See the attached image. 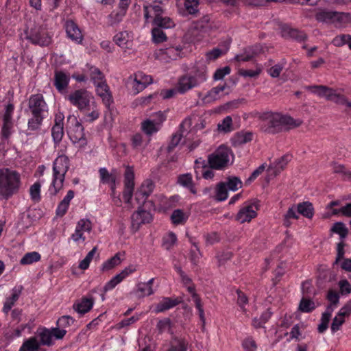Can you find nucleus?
<instances>
[{
	"label": "nucleus",
	"mask_w": 351,
	"mask_h": 351,
	"mask_svg": "<svg viewBox=\"0 0 351 351\" xmlns=\"http://www.w3.org/2000/svg\"><path fill=\"white\" fill-rule=\"evenodd\" d=\"M253 134L250 132H241L235 134L234 137V142L237 145H243L250 142L252 140Z\"/></svg>",
	"instance_id": "34"
},
{
	"label": "nucleus",
	"mask_w": 351,
	"mask_h": 351,
	"mask_svg": "<svg viewBox=\"0 0 351 351\" xmlns=\"http://www.w3.org/2000/svg\"><path fill=\"white\" fill-rule=\"evenodd\" d=\"M171 219L173 224H182L186 221L187 217L181 209H176L171 214Z\"/></svg>",
	"instance_id": "45"
},
{
	"label": "nucleus",
	"mask_w": 351,
	"mask_h": 351,
	"mask_svg": "<svg viewBox=\"0 0 351 351\" xmlns=\"http://www.w3.org/2000/svg\"><path fill=\"white\" fill-rule=\"evenodd\" d=\"M67 36L77 43H81L83 36L77 25L73 21H67L64 25Z\"/></svg>",
	"instance_id": "17"
},
{
	"label": "nucleus",
	"mask_w": 351,
	"mask_h": 351,
	"mask_svg": "<svg viewBox=\"0 0 351 351\" xmlns=\"http://www.w3.org/2000/svg\"><path fill=\"white\" fill-rule=\"evenodd\" d=\"M21 176L15 170L7 167L0 169V197L8 199L16 194L21 187Z\"/></svg>",
	"instance_id": "3"
},
{
	"label": "nucleus",
	"mask_w": 351,
	"mask_h": 351,
	"mask_svg": "<svg viewBox=\"0 0 351 351\" xmlns=\"http://www.w3.org/2000/svg\"><path fill=\"white\" fill-rule=\"evenodd\" d=\"M40 254L37 252H32L26 253L21 259V265H29L40 260Z\"/></svg>",
	"instance_id": "36"
},
{
	"label": "nucleus",
	"mask_w": 351,
	"mask_h": 351,
	"mask_svg": "<svg viewBox=\"0 0 351 351\" xmlns=\"http://www.w3.org/2000/svg\"><path fill=\"white\" fill-rule=\"evenodd\" d=\"M298 218L299 213H298L297 207L293 205L284 215L283 225L286 227H289L292 224L291 219H298Z\"/></svg>",
	"instance_id": "32"
},
{
	"label": "nucleus",
	"mask_w": 351,
	"mask_h": 351,
	"mask_svg": "<svg viewBox=\"0 0 351 351\" xmlns=\"http://www.w3.org/2000/svg\"><path fill=\"white\" fill-rule=\"evenodd\" d=\"M134 189V173L132 167H127L124 173V191L123 198L126 203H130Z\"/></svg>",
	"instance_id": "11"
},
{
	"label": "nucleus",
	"mask_w": 351,
	"mask_h": 351,
	"mask_svg": "<svg viewBox=\"0 0 351 351\" xmlns=\"http://www.w3.org/2000/svg\"><path fill=\"white\" fill-rule=\"evenodd\" d=\"M64 115L58 112L55 114L54 125L51 128V136L55 145H58L64 136Z\"/></svg>",
	"instance_id": "14"
},
{
	"label": "nucleus",
	"mask_w": 351,
	"mask_h": 351,
	"mask_svg": "<svg viewBox=\"0 0 351 351\" xmlns=\"http://www.w3.org/2000/svg\"><path fill=\"white\" fill-rule=\"evenodd\" d=\"M193 245L194 248H192L190 250L189 259L193 265H197L202 256V254L197 244L195 243H193Z\"/></svg>",
	"instance_id": "53"
},
{
	"label": "nucleus",
	"mask_w": 351,
	"mask_h": 351,
	"mask_svg": "<svg viewBox=\"0 0 351 351\" xmlns=\"http://www.w3.org/2000/svg\"><path fill=\"white\" fill-rule=\"evenodd\" d=\"M182 50L180 45L176 47L171 46L164 49H161L160 51L163 54L167 55L169 58L176 60L179 56L180 53Z\"/></svg>",
	"instance_id": "42"
},
{
	"label": "nucleus",
	"mask_w": 351,
	"mask_h": 351,
	"mask_svg": "<svg viewBox=\"0 0 351 351\" xmlns=\"http://www.w3.org/2000/svg\"><path fill=\"white\" fill-rule=\"evenodd\" d=\"M219 131L225 133L231 132L232 128V119L230 116L226 117L217 125Z\"/></svg>",
	"instance_id": "48"
},
{
	"label": "nucleus",
	"mask_w": 351,
	"mask_h": 351,
	"mask_svg": "<svg viewBox=\"0 0 351 351\" xmlns=\"http://www.w3.org/2000/svg\"><path fill=\"white\" fill-rule=\"evenodd\" d=\"M226 84L222 86H217L213 88L203 98L204 103H210L218 99V95L219 93L224 90L226 88Z\"/></svg>",
	"instance_id": "28"
},
{
	"label": "nucleus",
	"mask_w": 351,
	"mask_h": 351,
	"mask_svg": "<svg viewBox=\"0 0 351 351\" xmlns=\"http://www.w3.org/2000/svg\"><path fill=\"white\" fill-rule=\"evenodd\" d=\"M65 99L80 112L90 109L91 100L94 98L92 94L84 88L77 89L67 95Z\"/></svg>",
	"instance_id": "8"
},
{
	"label": "nucleus",
	"mask_w": 351,
	"mask_h": 351,
	"mask_svg": "<svg viewBox=\"0 0 351 351\" xmlns=\"http://www.w3.org/2000/svg\"><path fill=\"white\" fill-rule=\"evenodd\" d=\"M331 231L338 234L341 239H344L347 237L348 230L346 227L345 224L342 222H336L331 228Z\"/></svg>",
	"instance_id": "46"
},
{
	"label": "nucleus",
	"mask_w": 351,
	"mask_h": 351,
	"mask_svg": "<svg viewBox=\"0 0 351 351\" xmlns=\"http://www.w3.org/2000/svg\"><path fill=\"white\" fill-rule=\"evenodd\" d=\"M72 119L74 121V125L73 128H70V130L69 132V137L73 143H81L82 145L86 143V141L85 138V134L84 132V127L80 123L75 117H73L72 116H69L67 118L68 121Z\"/></svg>",
	"instance_id": "13"
},
{
	"label": "nucleus",
	"mask_w": 351,
	"mask_h": 351,
	"mask_svg": "<svg viewBox=\"0 0 351 351\" xmlns=\"http://www.w3.org/2000/svg\"><path fill=\"white\" fill-rule=\"evenodd\" d=\"M152 220L153 216L150 212L139 207L138 210L134 212L131 216L132 229L134 232H136L142 224L149 223Z\"/></svg>",
	"instance_id": "12"
},
{
	"label": "nucleus",
	"mask_w": 351,
	"mask_h": 351,
	"mask_svg": "<svg viewBox=\"0 0 351 351\" xmlns=\"http://www.w3.org/2000/svg\"><path fill=\"white\" fill-rule=\"evenodd\" d=\"M153 25L164 29L171 28L175 26V23L171 18L162 16L154 19Z\"/></svg>",
	"instance_id": "29"
},
{
	"label": "nucleus",
	"mask_w": 351,
	"mask_h": 351,
	"mask_svg": "<svg viewBox=\"0 0 351 351\" xmlns=\"http://www.w3.org/2000/svg\"><path fill=\"white\" fill-rule=\"evenodd\" d=\"M258 210V205L256 202H245L239 210L235 219L241 223L250 222L257 216Z\"/></svg>",
	"instance_id": "10"
},
{
	"label": "nucleus",
	"mask_w": 351,
	"mask_h": 351,
	"mask_svg": "<svg viewBox=\"0 0 351 351\" xmlns=\"http://www.w3.org/2000/svg\"><path fill=\"white\" fill-rule=\"evenodd\" d=\"M142 130L147 135H152L159 130V126L155 123V121L147 119L142 122Z\"/></svg>",
	"instance_id": "33"
},
{
	"label": "nucleus",
	"mask_w": 351,
	"mask_h": 351,
	"mask_svg": "<svg viewBox=\"0 0 351 351\" xmlns=\"http://www.w3.org/2000/svg\"><path fill=\"white\" fill-rule=\"evenodd\" d=\"M178 182L183 186L189 189L192 193H196V190L193 182L192 176L190 173L180 175L178 177Z\"/></svg>",
	"instance_id": "30"
},
{
	"label": "nucleus",
	"mask_w": 351,
	"mask_h": 351,
	"mask_svg": "<svg viewBox=\"0 0 351 351\" xmlns=\"http://www.w3.org/2000/svg\"><path fill=\"white\" fill-rule=\"evenodd\" d=\"M242 346L245 351H256L257 348L255 341L252 337L243 340Z\"/></svg>",
	"instance_id": "61"
},
{
	"label": "nucleus",
	"mask_w": 351,
	"mask_h": 351,
	"mask_svg": "<svg viewBox=\"0 0 351 351\" xmlns=\"http://www.w3.org/2000/svg\"><path fill=\"white\" fill-rule=\"evenodd\" d=\"M37 337H39L38 343L40 345L51 346L53 345L52 335L50 330L47 328L38 331Z\"/></svg>",
	"instance_id": "27"
},
{
	"label": "nucleus",
	"mask_w": 351,
	"mask_h": 351,
	"mask_svg": "<svg viewBox=\"0 0 351 351\" xmlns=\"http://www.w3.org/2000/svg\"><path fill=\"white\" fill-rule=\"evenodd\" d=\"M24 33L25 38L35 45L47 47L52 42L51 36L47 30L46 24H34L32 27H27Z\"/></svg>",
	"instance_id": "5"
},
{
	"label": "nucleus",
	"mask_w": 351,
	"mask_h": 351,
	"mask_svg": "<svg viewBox=\"0 0 351 351\" xmlns=\"http://www.w3.org/2000/svg\"><path fill=\"white\" fill-rule=\"evenodd\" d=\"M154 188V182L151 180H145L140 186V193L147 198L153 192Z\"/></svg>",
	"instance_id": "49"
},
{
	"label": "nucleus",
	"mask_w": 351,
	"mask_h": 351,
	"mask_svg": "<svg viewBox=\"0 0 351 351\" xmlns=\"http://www.w3.org/2000/svg\"><path fill=\"white\" fill-rule=\"evenodd\" d=\"M75 322V319L69 315H63L60 317L56 322L57 326L64 329L71 325H72Z\"/></svg>",
	"instance_id": "55"
},
{
	"label": "nucleus",
	"mask_w": 351,
	"mask_h": 351,
	"mask_svg": "<svg viewBox=\"0 0 351 351\" xmlns=\"http://www.w3.org/2000/svg\"><path fill=\"white\" fill-rule=\"evenodd\" d=\"M177 241V237L175 233L171 232L162 238V247L169 250L176 244Z\"/></svg>",
	"instance_id": "43"
},
{
	"label": "nucleus",
	"mask_w": 351,
	"mask_h": 351,
	"mask_svg": "<svg viewBox=\"0 0 351 351\" xmlns=\"http://www.w3.org/2000/svg\"><path fill=\"white\" fill-rule=\"evenodd\" d=\"M115 172V170H112V171L110 173L106 168H100L99 169V173L101 182L103 184H110L115 182L117 179Z\"/></svg>",
	"instance_id": "26"
},
{
	"label": "nucleus",
	"mask_w": 351,
	"mask_h": 351,
	"mask_svg": "<svg viewBox=\"0 0 351 351\" xmlns=\"http://www.w3.org/2000/svg\"><path fill=\"white\" fill-rule=\"evenodd\" d=\"M198 0H184V8L189 14L196 16L199 12Z\"/></svg>",
	"instance_id": "39"
},
{
	"label": "nucleus",
	"mask_w": 351,
	"mask_h": 351,
	"mask_svg": "<svg viewBox=\"0 0 351 351\" xmlns=\"http://www.w3.org/2000/svg\"><path fill=\"white\" fill-rule=\"evenodd\" d=\"M121 258L119 254H116L114 256L105 261L102 265V270L108 271L121 263Z\"/></svg>",
	"instance_id": "44"
},
{
	"label": "nucleus",
	"mask_w": 351,
	"mask_h": 351,
	"mask_svg": "<svg viewBox=\"0 0 351 351\" xmlns=\"http://www.w3.org/2000/svg\"><path fill=\"white\" fill-rule=\"evenodd\" d=\"M330 319L329 313H323L321 317V323L318 325L317 330L319 333H323L328 327V323Z\"/></svg>",
	"instance_id": "57"
},
{
	"label": "nucleus",
	"mask_w": 351,
	"mask_h": 351,
	"mask_svg": "<svg viewBox=\"0 0 351 351\" xmlns=\"http://www.w3.org/2000/svg\"><path fill=\"white\" fill-rule=\"evenodd\" d=\"M94 304V299L93 297L89 298L83 297L80 300L76 301L73 305V308L77 313L84 315L91 310Z\"/></svg>",
	"instance_id": "18"
},
{
	"label": "nucleus",
	"mask_w": 351,
	"mask_h": 351,
	"mask_svg": "<svg viewBox=\"0 0 351 351\" xmlns=\"http://www.w3.org/2000/svg\"><path fill=\"white\" fill-rule=\"evenodd\" d=\"M228 190L225 182H221L217 184L215 190V199L219 202L226 200L228 198Z\"/></svg>",
	"instance_id": "35"
},
{
	"label": "nucleus",
	"mask_w": 351,
	"mask_h": 351,
	"mask_svg": "<svg viewBox=\"0 0 351 351\" xmlns=\"http://www.w3.org/2000/svg\"><path fill=\"white\" fill-rule=\"evenodd\" d=\"M180 302V301L178 300V298L164 297L162 298V300L156 304L155 312L162 313L166 311L177 306Z\"/></svg>",
	"instance_id": "21"
},
{
	"label": "nucleus",
	"mask_w": 351,
	"mask_h": 351,
	"mask_svg": "<svg viewBox=\"0 0 351 351\" xmlns=\"http://www.w3.org/2000/svg\"><path fill=\"white\" fill-rule=\"evenodd\" d=\"M291 158L292 156L289 154L282 156L269 167L268 171L274 174V176H277L285 169Z\"/></svg>",
	"instance_id": "20"
},
{
	"label": "nucleus",
	"mask_w": 351,
	"mask_h": 351,
	"mask_svg": "<svg viewBox=\"0 0 351 351\" xmlns=\"http://www.w3.org/2000/svg\"><path fill=\"white\" fill-rule=\"evenodd\" d=\"M134 77L138 79L146 87L152 82V77L147 75L141 71H138L134 74Z\"/></svg>",
	"instance_id": "62"
},
{
	"label": "nucleus",
	"mask_w": 351,
	"mask_h": 351,
	"mask_svg": "<svg viewBox=\"0 0 351 351\" xmlns=\"http://www.w3.org/2000/svg\"><path fill=\"white\" fill-rule=\"evenodd\" d=\"M40 343L36 337H33L25 341L19 351H36L39 349Z\"/></svg>",
	"instance_id": "31"
},
{
	"label": "nucleus",
	"mask_w": 351,
	"mask_h": 351,
	"mask_svg": "<svg viewBox=\"0 0 351 351\" xmlns=\"http://www.w3.org/2000/svg\"><path fill=\"white\" fill-rule=\"evenodd\" d=\"M40 188L41 184L38 182H35L33 185L30 186L29 194L31 196V199L34 202H38L40 201Z\"/></svg>",
	"instance_id": "47"
},
{
	"label": "nucleus",
	"mask_w": 351,
	"mask_h": 351,
	"mask_svg": "<svg viewBox=\"0 0 351 351\" xmlns=\"http://www.w3.org/2000/svg\"><path fill=\"white\" fill-rule=\"evenodd\" d=\"M188 341L184 338L174 337L167 351H187Z\"/></svg>",
	"instance_id": "25"
},
{
	"label": "nucleus",
	"mask_w": 351,
	"mask_h": 351,
	"mask_svg": "<svg viewBox=\"0 0 351 351\" xmlns=\"http://www.w3.org/2000/svg\"><path fill=\"white\" fill-rule=\"evenodd\" d=\"M308 90L319 97H324L327 100L335 102L339 105H346L348 107V103L351 101H348L343 95L339 94L332 88H328L326 86H311L307 88Z\"/></svg>",
	"instance_id": "9"
},
{
	"label": "nucleus",
	"mask_w": 351,
	"mask_h": 351,
	"mask_svg": "<svg viewBox=\"0 0 351 351\" xmlns=\"http://www.w3.org/2000/svg\"><path fill=\"white\" fill-rule=\"evenodd\" d=\"M70 166L69 158L64 154L59 155L53 163V180L49 191L51 195H56L62 188L65 174Z\"/></svg>",
	"instance_id": "4"
},
{
	"label": "nucleus",
	"mask_w": 351,
	"mask_h": 351,
	"mask_svg": "<svg viewBox=\"0 0 351 351\" xmlns=\"http://www.w3.org/2000/svg\"><path fill=\"white\" fill-rule=\"evenodd\" d=\"M190 123V120L189 119H185L181 124H180V131L176 132L175 134H173L171 136V139L167 147V152L168 153H171L176 146L178 145V144L180 143L182 138L183 137V134H182V128H184V125L186 124H189Z\"/></svg>",
	"instance_id": "22"
},
{
	"label": "nucleus",
	"mask_w": 351,
	"mask_h": 351,
	"mask_svg": "<svg viewBox=\"0 0 351 351\" xmlns=\"http://www.w3.org/2000/svg\"><path fill=\"white\" fill-rule=\"evenodd\" d=\"M152 40L154 43H161L167 40V36L162 28L155 26L152 29Z\"/></svg>",
	"instance_id": "40"
},
{
	"label": "nucleus",
	"mask_w": 351,
	"mask_h": 351,
	"mask_svg": "<svg viewBox=\"0 0 351 351\" xmlns=\"http://www.w3.org/2000/svg\"><path fill=\"white\" fill-rule=\"evenodd\" d=\"M315 19L319 22L335 23L336 22V19H337V12L322 10L316 13Z\"/></svg>",
	"instance_id": "23"
},
{
	"label": "nucleus",
	"mask_w": 351,
	"mask_h": 351,
	"mask_svg": "<svg viewBox=\"0 0 351 351\" xmlns=\"http://www.w3.org/2000/svg\"><path fill=\"white\" fill-rule=\"evenodd\" d=\"M225 184L228 190L232 191H236L242 187V182L240 178L237 176L228 177Z\"/></svg>",
	"instance_id": "37"
},
{
	"label": "nucleus",
	"mask_w": 351,
	"mask_h": 351,
	"mask_svg": "<svg viewBox=\"0 0 351 351\" xmlns=\"http://www.w3.org/2000/svg\"><path fill=\"white\" fill-rule=\"evenodd\" d=\"M208 167V161L206 162L202 158H199L195 161V172L197 178H199V172Z\"/></svg>",
	"instance_id": "58"
},
{
	"label": "nucleus",
	"mask_w": 351,
	"mask_h": 351,
	"mask_svg": "<svg viewBox=\"0 0 351 351\" xmlns=\"http://www.w3.org/2000/svg\"><path fill=\"white\" fill-rule=\"evenodd\" d=\"M280 29L282 36L285 38H291L298 42L304 41L307 38L304 32L293 29L287 25H280Z\"/></svg>",
	"instance_id": "15"
},
{
	"label": "nucleus",
	"mask_w": 351,
	"mask_h": 351,
	"mask_svg": "<svg viewBox=\"0 0 351 351\" xmlns=\"http://www.w3.org/2000/svg\"><path fill=\"white\" fill-rule=\"evenodd\" d=\"M25 112H29L32 115L27 121L28 129L32 131L40 130L45 114L48 112V105L43 95L40 93L30 95L27 101V109L25 110Z\"/></svg>",
	"instance_id": "2"
},
{
	"label": "nucleus",
	"mask_w": 351,
	"mask_h": 351,
	"mask_svg": "<svg viewBox=\"0 0 351 351\" xmlns=\"http://www.w3.org/2000/svg\"><path fill=\"white\" fill-rule=\"evenodd\" d=\"M98 96L101 98L103 104L106 107L110 113H111L112 109L110 106L114 102L111 91L109 90L107 93H99Z\"/></svg>",
	"instance_id": "54"
},
{
	"label": "nucleus",
	"mask_w": 351,
	"mask_h": 351,
	"mask_svg": "<svg viewBox=\"0 0 351 351\" xmlns=\"http://www.w3.org/2000/svg\"><path fill=\"white\" fill-rule=\"evenodd\" d=\"M125 15L124 14V11H112L108 16V24L110 26H113L114 25L120 23L123 16Z\"/></svg>",
	"instance_id": "38"
},
{
	"label": "nucleus",
	"mask_w": 351,
	"mask_h": 351,
	"mask_svg": "<svg viewBox=\"0 0 351 351\" xmlns=\"http://www.w3.org/2000/svg\"><path fill=\"white\" fill-rule=\"evenodd\" d=\"M233 156L228 147L221 145L213 153L208 156L209 167L216 170H223L230 166V156Z\"/></svg>",
	"instance_id": "7"
},
{
	"label": "nucleus",
	"mask_w": 351,
	"mask_h": 351,
	"mask_svg": "<svg viewBox=\"0 0 351 351\" xmlns=\"http://www.w3.org/2000/svg\"><path fill=\"white\" fill-rule=\"evenodd\" d=\"M70 77L62 71H56L54 73L53 85L58 91L64 93L69 84Z\"/></svg>",
	"instance_id": "16"
},
{
	"label": "nucleus",
	"mask_w": 351,
	"mask_h": 351,
	"mask_svg": "<svg viewBox=\"0 0 351 351\" xmlns=\"http://www.w3.org/2000/svg\"><path fill=\"white\" fill-rule=\"evenodd\" d=\"M350 39H351V36L346 35V34H342L339 36H336L333 39L332 43L335 46L339 47V46H341L346 43L349 45Z\"/></svg>",
	"instance_id": "63"
},
{
	"label": "nucleus",
	"mask_w": 351,
	"mask_h": 351,
	"mask_svg": "<svg viewBox=\"0 0 351 351\" xmlns=\"http://www.w3.org/2000/svg\"><path fill=\"white\" fill-rule=\"evenodd\" d=\"M206 80L205 68L197 70L193 74L187 73L180 77L177 84L178 93L184 94L189 90L198 86Z\"/></svg>",
	"instance_id": "6"
},
{
	"label": "nucleus",
	"mask_w": 351,
	"mask_h": 351,
	"mask_svg": "<svg viewBox=\"0 0 351 351\" xmlns=\"http://www.w3.org/2000/svg\"><path fill=\"white\" fill-rule=\"evenodd\" d=\"M261 119V130L267 134H276L289 130L302 124L300 120H295L290 116L271 112L264 113Z\"/></svg>",
	"instance_id": "1"
},
{
	"label": "nucleus",
	"mask_w": 351,
	"mask_h": 351,
	"mask_svg": "<svg viewBox=\"0 0 351 351\" xmlns=\"http://www.w3.org/2000/svg\"><path fill=\"white\" fill-rule=\"evenodd\" d=\"M156 328L159 332V333H162L165 331L167 330L169 332L172 333L171 332V321L169 318H165L163 319L160 320L157 325Z\"/></svg>",
	"instance_id": "52"
},
{
	"label": "nucleus",
	"mask_w": 351,
	"mask_h": 351,
	"mask_svg": "<svg viewBox=\"0 0 351 351\" xmlns=\"http://www.w3.org/2000/svg\"><path fill=\"white\" fill-rule=\"evenodd\" d=\"M136 287L137 291L140 292L143 296H149L154 293L152 287L147 285L145 282H138Z\"/></svg>",
	"instance_id": "59"
},
{
	"label": "nucleus",
	"mask_w": 351,
	"mask_h": 351,
	"mask_svg": "<svg viewBox=\"0 0 351 351\" xmlns=\"http://www.w3.org/2000/svg\"><path fill=\"white\" fill-rule=\"evenodd\" d=\"M23 289V287L22 285L16 286L12 289L11 296L6 299L3 304V311L5 313H8L12 309L15 302L19 300Z\"/></svg>",
	"instance_id": "19"
},
{
	"label": "nucleus",
	"mask_w": 351,
	"mask_h": 351,
	"mask_svg": "<svg viewBox=\"0 0 351 351\" xmlns=\"http://www.w3.org/2000/svg\"><path fill=\"white\" fill-rule=\"evenodd\" d=\"M76 228L82 232H90L92 230V223L88 219H82L77 222Z\"/></svg>",
	"instance_id": "60"
},
{
	"label": "nucleus",
	"mask_w": 351,
	"mask_h": 351,
	"mask_svg": "<svg viewBox=\"0 0 351 351\" xmlns=\"http://www.w3.org/2000/svg\"><path fill=\"white\" fill-rule=\"evenodd\" d=\"M315 308L313 301L310 299L302 298L300 300L298 309L303 313H310Z\"/></svg>",
	"instance_id": "41"
},
{
	"label": "nucleus",
	"mask_w": 351,
	"mask_h": 351,
	"mask_svg": "<svg viewBox=\"0 0 351 351\" xmlns=\"http://www.w3.org/2000/svg\"><path fill=\"white\" fill-rule=\"evenodd\" d=\"M230 67L228 66H224L221 69H218L214 75L213 78L215 80H219L223 78V77L226 75H228L230 73Z\"/></svg>",
	"instance_id": "64"
},
{
	"label": "nucleus",
	"mask_w": 351,
	"mask_h": 351,
	"mask_svg": "<svg viewBox=\"0 0 351 351\" xmlns=\"http://www.w3.org/2000/svg\"><path fill=\"white\" fill-rule=\"evenodd\" d=\"M297 210L299 214L308 219H312L314 215V208L312 203L304 202L297 205Z\"/></svg>",
	"instance_id": "24"
},
{
	"label": "nucleus",
	"mask_w": 351,
	"mask_h": 351,
	"mask_svg": "<svg viewBox=\"0 0 351 351\" xmlns=\"http://www.w3.org/2000/svg\"><path fill=\"white\" fill-rule=\"evenodd\" d=\"M90 79L93 82L94 85L106 80L102 72L98 68L94 66L90 68Z\"/></svg>",
	"instance_id": "50"
},
{
	"label": "nucleus",
	"mask_w": 351,
	"mask_h": 351,
	"mask_svg": "<svg viewBox=\"0 0 351 351\" xmlns=\"http://www.w3.org/2000/svg\"><path fill=\"white\" fill-rule=\"evenodd\" d=\"M114 41L121 47L127 48L128 34L125 32H119L114 36Z\"/></svg>",
	"instance_id": "56"
},
{
	"label": "nucleus",
	"mask_w": 351,
	"mask_h": 351,
	"mask_svg": "<svg viewBox=\"0 0 351 351\" xmlns=\"http://www.w3.org/2000/svg\"><path fill=\"white\" fill-rule=\"evenodd\" d=\"M193 300L195 302V307L198 311L199 317L200 318V320L202 322V326L204 328V325H205L206 319H205L204 311L201 299L198 295H195L193 296Z\"/></svg>",
	"instance_id": "51"
}]
</instances>
